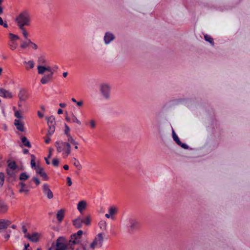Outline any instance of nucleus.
I'll list each match as a JSON object with an SVG mask.
<instances>
[{"instance_id":"f257e3e1","label":"nucleus","mask_w":250,"mask_h":250,"mask_svg":"<svg viewBox=\"0 0 250 250\" xmlns=\"http://www.w3.org/2000/svg\"><path fill=\"white\" fill-rule=\"evenodd\" d=\"M18 27L29 26L31 23V17L27 11H23L17 16L15 19Z\"/></svg>"},{"instance_id":"f03ea898","label":"nucleus","mask_w":250,"mask_h":250,"mask_svg":"<svg viewBox=\"0 0 250 250\" xmlns=\"http://www.w3.org/2000/svg\"><path fill=\"white\" fill-rule=\"evenodd\" d=\"M46 120L47 121L48 129L47 134V138L45 140V142L46 143H49L51 140L50 136L54 133L55 130L56 122L55 118L53 116L46 117Z\"/></svg>"},{"instance_id":"7ed1b4c3","label":"nucleus","mask_w":250,"mask_h":250,"mask_svg":"<svg viewBox=\"0 0 250 250\" xmlns=\"http://www.w3.org/2000/svg\"><path fill=\"white\" fill-rule=\"evenodd\" d=\"M55 146L58 153L62 152L64 150L65 148H66L65 152L66 156H67L71 153V146L68 141L63 142L62 141H58L55 142Z\"/></svg>"},{"instance_id":"20e7f679","label":"nucleus","mask_w":250,"mask_h":250,"mask_svg":"<svg viewBox=\"0 0 250 250\" xmlns=\"http://www.w3.org/2000/svg\"><path fill=\"white\" fill-rule=\"evenodd\" d=\"M104 234L103 233H99L97 234L92 242L90 244L89 247L92 250L96 248H101L103 247L104 241Z\"/></svg>"},{"instance_id":"39448f33","label":"nucleus","mask_w":250,"mask_h":250,"mask_svg":"<svg viewBox=\"0 0 250 250\" xmlns=\"http://www.w3.org/2000/svg\"><path fill=\"white\" fill-rule=\"evenodd\" d=\"M124 226L130 232H133L139 226V222L133 218H127L124 221Z\"/></svg>"},{"instance_id":"423d86ee","label":"nucleus","mask_w":250,"mask_h":250,"mask_svg":"<svg viewBox=\"0 0 250 250\" xmlns=\"http://www.w3.org/2000/svg\"><path fill=\"white\" fill-rule=\"evenodd\" d=\"M83 233V231L81 230H79L77 233H74L71 235L70 239L68 243V246H70V250H74L73 247V245H77L79 244L81 241V236Z\"/></svg>"},{"instance_id":"0eeeda50","label":"nucleus","mask_w":250,"mask_h":250,"mask_svg":"<svg viewBox=\"0 0 250 250\" xmlns=\"http://www.w3.org/2000/svg\"><path fill=\"white\" fill-rule=\"evenodd\" d=\"M56 250H66L70 249V246H68V243H65V239L63 237H60L56 240Z\"/></svg>"},{"instance_id":"6e6552de","label":"nucleus","mask_w":250,"mask_h":250,"mask_svg":"<svg viewBox=\"0 0 250 250\" xmlns=\"http://www.w3.org/2000/svg\"><path fill=\"white\" fill-rule=\"evenodd\" d=\"M111 87L107 83H103L100 86V91L103 97L108 99L110 98Z\"/></svg>"},{"instance_id":"1a4fd4ad","label":"nucleus","mask_w":250,"mask_h":250,"mask_svg":"<svg viewBox=\"0 0 250 250\" xmlns=\"http://www.w3.org/2000/svg\"><path fill=\"white\" fill-rule=\"evenodd\" d=\"M42 191L44 195L46 196L48 199H51L53 198V193L47 184L43 185Z\"/></svg>"},{"instance_id":"9d476101","label":"nucleus","mask_w":250,"mask_h":250,"mask_svg":"<svg viewBox=\"0 0 250 250\" xmlns=\"http://www.w3.org/2000/svg\"><path fill=\"white\" fill-rule=\"evenodd\" d=\"M36 172L39 174L41 177H42L43 180H48V177L46 174V173L45 172L43 168L42 167H41L39 165H37V167H36Z\"/></svg>"},{"instance_id":"9b49d317","label":"nucleus","mask_w":250,"mask_h":250,"mask_svg":"<svg viewBox=\"0 0 250 250\" xmlns=\"http://www.w3.org/2000/svg\"><path fill=\"white\" fill-rule=\"evenodd\" d=\"M14 125L16 126V128L20 131L24 132L25 127L24 123L21 120H15Z\"/></svg>"},{"instance_id":"f8f14e48","label":"nucleus","mask_w":250,"mask_h":250,"mask_svg":"<svg viewBox=\"0 0 250 250\" xmlns=\"http://www.w3.org/2000/svg\"><path fill=\"white\" fill-rule=\"evenodd\" d=\"M18 97L20 101H25L28 99L29 96L27 92L24 90L21 89L20 91L18 94Z\"/></svg>"},{"instance_id":"ddd939ff","label":"nucleus","mask_w":250,"mask_h":250,"mask_svg":"<svg viewBox=\"0 0 250 250\" xmlns=\"http://www.w3.org/2000/svg\"><path fill=\"white\" fill-rule=\"evenodd\" d=\"M53 73H49L46 75H44L41 80V83L42 84H46L49 83L53 77Z\"/></svg>"},{"instance_id":"4468645a","label":"nucleus","mask_w":250,"mask_h":250,"mask_svg":"<svg viewBox=\"0 0 250 250\" xmlns=\"http://www.w3.org/2000/svg\"><path fill=\"white\" fill-rule=\"evenodd\" d=\"M0 96L5 98H11L12 97V93L3 88L0 89Z\"/></svg>"},{"instance_id":"2eb2a0df","label":"nucleus","mask_w":250,"mask_h":250,"mask_svg":"<svg viewBox=\"0 0 250 250\" xmlns=\"http://www.w3.org/2000/svg\"><path fill=\"white\" fill-rule=\"evenodd\" d=\"M25 236L31 242H37L39 241V234L38 233H34L32 235L28 234Z\"/></svg>"},{"instance_id":"dca6fc26","label":"nucleus","mask_w":250,"mask_h":250,"mask_svg":"<svg viewBox=\"0 0 250 250\" xmlns=\"http://www.w3.org/2000/svg\"><path fill=\"white\" fill-rule=\"evenodd\" d=\"M73 225L76 229L82 228L83 223V219L78 217L73 220Z\"/></svg>"},{"instance_id":"f3484780","label":"nucleus","mask_w":250,"mask_h":250,"mask_svg":"<svg viewBox=\"0 0 250 250\" xmlns=\"http://www.w3.org/2000/svg\"><path fill=\"white\" fill-rule=\"evenodd\" d=\"M114 39V36L112 33L107 32L105 33L104 40L106 44L109 43L111 41Z\"/></svg>"},{"instance_id":"a211bd4d","label":"nucleus","mask_w":250,"mask_h":250,"mask_svg":"<svg viewBox=\"0 0 250 250\" xmlns=\"http://www.w3.org/2000/svg\"><path fill=\"white\" fill-rule=\"evenodd\" d=\"M86 207V202L82 200L80 201L77 205L78 210L82 213L83 211L85 209Z\"/></svg>"},{"instance_id":"6ab92c4d","label":"nucleus","mask_w":250,"mask_h":250,"mask_svg":"<svg viewBox=\"0 0 250 250\" xmlns=\"http://www.w3.org/2000/svg\"><path fill=\"white\" fill-rule=\"evenodd\" d=\"M19 185L21 187V188L19 190L20 193L24 192L26 194L28 193L29 190L27 187H25V184L24 183L21 182L19 183Z\"/></svg>"},{"instance_id":"aec40b11","label":"nucleus","mask_w":250,"mask_h":250,"mask_svg":"<svg viewBox=\"0 0 250 250\" xmlns=\"http://www.w3.org/2000/svg\"><path fill=\"white\" fill-rule=\"evenodd\" d=\"M25 39V40L24 41L22 42L20 44V47L22 49H26L28 47L30 46V45L28 42H31V40L29 38Z\"/></svg>"},{"instance_id":"412c9836","label":"nucleus","mask_w":250,"mask_h":250,"mask_svg":"<svg viewBox=\"0 0 250 250\" xmlns=\"http://www.w3.org/2000/svg\"><path fill=\"white\" fill-rule=\"evenodd\" d=\"M64 210L63 209H61L57 212L56 216L59 222H61L62 220L64 217Z\"/></svg>"},{"instance_id":"4be33fe9","label":"nucleus","mask_w":250,"mask_h":250,"mask_svg":"<svg viewBox=\"0 0 250 250\" xmlns=\"http://www.w3.org/2000/svg\"><path fill=\"white\" fill-rule=\"evenodd\" d=\"M11 224L9 220H4L0 222V229H5Z\"/></svg>"},{"instance_id":"5701e85b","label":"nucleus","mask_w":250,"mask_h":250,"mask_svg":"<svg viewBox=\"0 0 250 250\" xmlns=\"http://www.w3.org/2000/svg\"><path fill=\"white\" fill-rule=\"evenodd\" d=\"M21 142L22 143L23 145L25 146H26L28 148L31 147V145L30 142L28 141V140L27 139V138L26 137H25V136L22 137L21 138Z\"/></svg>"},{"instance_id":"b1692460","label":"nucleus","mask_w":250,"mask_h":250,"mask_svg":"<svg viewBox=\"0 0 250 250\" xmlns=\"http://www.w3.org/2000/svg\"><path fill=\"white\" fill-rule=\"evenodd\" d=\"M19 29L20 30L21 34H22L23 37L24 39H27L28 38V37L29 36L28 32L25 29V27H18Z\"/></svg>"},{"instance_id":"393cba45","label":"nucleus","mask_w":250,"mask_h":250,"mask_svg":"<svg viewBox=\"0 0 250 250\" xmlns=\"http://www.w3.org/2000/svg\"><path fill=\"white\" fill-rule=\"evenodd\" d=\"M37 62L39 65H43L46 63L47 61L44 56H41L38 58Z\"/></svg>"},{"instance_id":"a878e982","label":"nucleus","mask_w":250,"mask_h":250,"mask_svg":"<svg viewBox=\"0 0 250 250\" xmlns=\"http://www.w3.org/2000/svg\"><path fill=\"white\" fill-rule=\"evenodd\" d=\"M45 66L39 65L37 66L38 72L39 74H43L46 71Z\"/></svg>"},{"instance_id":"bb28decb","label":"nucleus","mask_w":250,"mask_h":250,"mask_svg":"<svg viewBox=\"0 0 250 250\" xmlns=\"http://www.w3.org/2000/svg\"><path fill=\"white\" fill-rule=\"evenodd\" d=\"M118 211V209L115 206H111L110 207L108 210L109 213L111 216H113Z\"/></svg>"},{"instance_id":"cd10ccee","label":"nucleus","mask_w":250,"mask_h":250,"mask_svg":"<svg viewBox=\"0 0 250 250\" xmlns=\"http://www.w3.org/2000/svg\"><path fill=\"white\" fill-rule=\"evenodd\" d=\"M172 137L177 145L180 144L181 141L173 129L172 130Z\"/></svg>"},{"instance_id":"c85d7f7f","label":"nucleus","mask_w":250,"mask_h":250,"mask_svg":"<svg viewBox=\"0 0 250 250\" xmlns=\"http://www.w3.org/2000/svg\"><path fill=\"white\" fill-rule=\"evenodd\" d=\"M67 141L69 142L70 145L71 144L74 145L75 149H78V143L77 142L75 141V140L73 138V137H70L69 139L68 140H67Z\"/></svg>"},{"instance_id":"c756f323","label":"nucleus","mask_w":250,"mask_h":250,"mask_svg":"<svg viewBox=\"0 0 250 250\" xmlns=\"http://www.w3.org/2000/svg\"><path fill=\"white\" fill-rule=\"evenodd\" d=\"M9 38L11 42L15 41L16 40H19L20 39L18 35L11 33L9 34Z\"/></svg>"},{"instance_id":"7c9ffc66","label":"nucleus","mask_w":250,"mask_h":250,"mask_svg":"<svg viewBox=\"0 0 250 250\" xmlns=\"http://www.w3.org/2000/svg\"><path fill=\"white\" fill-rule=\"evenodd\" d=\"M70 131V128L69 126L67 125H65V130H64V133L66 134V135L67 137V140L69 139V137H72V136L70 135V134L69 133Z\"/></svg>"},{"instance_id":"2f4dec72","label":"nucleus","mask_w":250,"mask_h":250,"mask_svg":"<svg viewBox=\"0 0 250 250\" xmlns=\"http://www.w3.org/2000/svg\"><path fill=\"white\" fill-rule=\"evenodd\" d=\"M204 38L206 41L209 42L212 45H214L213 39L210 36L208 35H205L204 36Z\"/></svg>"},{"instance_id":"473e14b6","label":"nucleus","mask_w":250,"mask_h":250,"mask_svg":"<svg viewBox=\"0 0 250 250\" xmlns=\"http://www.w3.org/2000/svg\"><path fill=\"white\" fill-rule=\"evenodd\" d=\"M29 178V176L25 172L21 173L20 175V180H26Z\"/></svg>"},{"instance_id":"72a5a7b5","label":"nucleus","mask_w":250,"mask_h":250,"mask_svg":"<svg viewBox=\"0 0 250 250\" xmlns=\"http://www.w3.org/2000/svg\"><path fill=\"white\" fill-rule=\"evenodd\" d=\"M9 45L10 46L11 50H15L17 47V43L15 42V41L11 42L9 43Z\"/></svg>"},{"instance_id":"f704fd0d","label":"nucleus","mask_w":250,"mask_h":250,"mask_svg":"<svg viewBox=\"0 0 250 250\" xmlns=\"http://www.w3.org/2000/svg\"><path fill=\"white\" fill-rule=\"evenodd\" d=\"M100 228L103 230H105L106 228V223L105 221H101L99 224Z\"/></svg>"},{"instance_id":"c9c22d12","label":"nucleus","mask_w":250,"mask_h":250,"mask_svg":"<svg viewBox=\"0 0 250 250\" xmlns=\"http://www.w3.org/2000/svg\"><path fill=\"white\" fill-rule=\"evenodd\" d=\"M8 167L12 170L15 169L17 168L16 164L14 161L9 163L8 165Z\"/></svg>"},{"instance_id":"e433bc0d","label":"nucleus","mask_w":250,"mask_h":250,"mask_svg":"<svg viewBox=\"0 0 250 250\" xmlns=\"http://www.w3.org/2000/svg\"><path fill=\"white\" fill-rule=\"evenodd\" d=\"M83 223H84L86 226L90 225L91 223L90 217L89 215L86 216L84 220H83Z\"/></svg>"},{"instance_id":"4c0bfd02","label":"nucleus","mask_w":250,"mask_h":250,"mask_svg":"<svg viewBox=\"0 0 250 250\" xmlns=\"http://www.w3.org/2000/svg\"><path fill=\"white\" fill-rule=\"evenodd\" d=\"M15 116L17 118L16 120H21L22 121V119L23 118L22 115L19 111H15Z\"/></svg>"},{"instance_id":"58836bf2","label":"nucleus","mask_w":250,"mask_h":250,"mask_svg":"<svg viewBox=\"0 0 250 250\" xmlns=\"http://www.w3.org/2000/svg\"><path fill=\"white\" fill-rule=\"evenodd\" d=\"M73 160H75V162H74V165L76 167H78L79 169H80L82 168V166L81 165L79 161L75 158H73Z\"/></svg>"},{"instance_id":"ea45409f","label":"nucleus","mask_w":250,"mask_h":250,"mask_svg":"<svg viewBox=\"0 0 250 250\" xmlns=\"http://www.w3.org/2000/svg\"><path fill=\"white\" fill-rule=\"evenodd\" d=\"M25 63H27L28 65V67H26V69L30 68L32 69L34 66V62L32 61H29L27 62H25Z\"/></svg>"},{"instance_id":"a19ab883","label":"nucleus","mask_w":250,"mask_h":250,"mask_svg":"<svg viewBox=\"0 0 250 250\" xmlns=\"http://www.w3.org/2000/svg\"><path fill=\"white\" fill-rule=\"evenodd\" d=\"M4 181V175L2 172H0V187L3 185Z\"/></svg>"},{"instance_id":"79ce46f5","label":"nucleus","mask_w":250,"mask_h":250,"mask_svg":"<svg viewBox=\"0 0 250 250\" xmlns=\"http://www.w3.org/2000/svg\"><path fill=\"white\" fill-rule=\"evenodd\" d=\"M72 121L74 123H76L77 124H78L79 125H80L81 124V121L80 120H79L78 119V118L74 115H73V117H72Z\"/></svg>"},{"instance_id":"37998d69","label":"nucleus","mask_w":250,"mask_h":250,"mask_svg":"<svg viewBox=\"0 0 250 250\" xmlns=\"http://www.w3.org/2000/svg\"><path fill=\"white\" fill-rule=\"evenodd\" d=\"M28 42L30 44V46H31V47H32V49L34 50H36L38 49V46L35 43L33 42L32 41L31 42Z\"/></svg>"},{"instance_id":"c03bdc74","label":"nucleus","mask_w":250,"mask_h":250,"mask_svg":"<svg viewBox=\"0 0 250 250\" xmlns=\"http://www.w3.org/2000/svg\"><path fill=\"white\" fill-rule=\"evenodd\" d=\"M0 25L3 26L5 28L8 27V24L6 22H3L2 19L0 17Z\"/></svg>"},{"instance_id":"a18cd8bd","label":"nucleus","mask_w":250,"mask_h":250,"mask_svg":"<svg viewBox=\"0 0 250 250\" xmlns=\"http://www.w3.org/2000/svg\"><path fill=\"white\" fill-rule=\"evenodd\" d=\"M52 164L55 167H58L59 164V161L57 159H54L52 160Z\"/></svg>"},{"instance_id":"49530a36","label":"nucleus","mask_w":250,"mask_h":250,"mask_svg":"<svg viewBox=\"0 0 250 250\" xmlns=\"http://www.w3.org/2000/svg\"><path fill=\"white\" fill-rule=\"evenodd\" d=\"M31 166L32 168H34L35 170H36V167H37V165H36L34 160H31Z\"/></svg>"},{"instance_id":"de8ad7c7","label":"nucleus","mask_w":250,"mask_h":250,"mask_svg":"<svg viewBox=\"0 0 250 250\" xmlns=\"http://www.w3.org/2000/svg\"><path fill=\"white\" fill-rule=\"evenodd\" d=\"M178 145L184 149H187L188 148V146L187 145H186V144L182 143L181 142L180 144H178Z\"/></svg>"},{"instance_id":"09e8293b","label":"nucleus","mask_w":250,"mask_h":250,"mask_svg":"<svg viewBox=\"0 0 250 250\" xmlns=\"http://www.w3.org/2000/svg\"><path fill=\"white\" fill-rule=\"evenodd\" d=\"M90 125L91 128H94L96 126V124H95V122L94 121V120H91L90 121Z\"/></svg>"},{"instance_id":"8fccbe9b","label":"nucleus","mask_w":250,"mask_h":250,"mask_svg":"<svg viewBox=\"0 0 250 250\" xmlns=\"http://www.w3.org/2000/svg\"><path fill=\"white\" fill-rule=\"evenodd\" d=\"M32 180L35 182L36 185L38 186L40 184V181L39 179L37 177L33 178Z\"/></svg>"},{"instance_id":"3c124183","label":"nucleus","mask_w":250,"mask_h":250,"mask_svg":"<svg viewBox=\"0 0 250 250\" xmlns=\"http://www.w3.org/2000/svg\"><path fill=\"white\" fill-rule=\"evenodd\" d=\"M46 67V71L48 72L49 73H53V71H52V69H51V67L49 66H45Z\"/></svg>"},{"instance_id":"603ef678","label":"nucleus","mask_w":250,"mask_h":250,"mask_svg":"<svg viewBox=\"0 0 250 250\" xmlns=\"http://www.w3.org/2000/svg\"><path fill=\"white\" fill-rule=\"evenodd\" d=\"M7 174L9 176H12L13 174V172L12 170L7 168L6 169Z\"/></svg>"},{"instance_id":"864d4df0","label":"nucleus","mask_w":250,"mask_h":250,"mask_svg":"<svg viewBox=\"0 0 250 250\" xmlns=\"http://www.w3.org/2000/svg\"><path fill=\"white\" fill-rule=\"evenodd\" d=\"M66 179H67L68 186H71L72 184L71 178L70 177H67Z\"/></svg>"},{"instance_id":"5fc2aeb1","label":"nucleus","mask_w":250,"mask_h":250,"mask_svg":"<svg viewBox=\"0 0 250 250\" xmlns=\"http://www.w3.org/2000/svg\"><path fill=\"white\" fill-rule=\"evenodd\" d=\"M76 104H77L78 106H82L83 105V101L82 100H81L80 101L77 102Z\"/></svg>"},{"instance_id":"6e6d98bb","label":"nucleus","mask_w":250,"mask_h":250,"mask_svg":"<svg viewBox=\"0 0 250 250\" xmlns=\"http://www.w3.org/2000/svg\"><path fill=\"white\" fill-rule=\"evenodd\" d=\"M59 106L62 108H64L66 106V104L65 103H60Z\"/></svg>"},{"instance_id":"4d7b16f0","label":"nucleus","mask_w":250,"mask_h":250,"mask_svg":"<svg viewBox=\"0 0 250 250\" xmlns=\"http://www.w3.org/2000/svg\"><path fill=\"white\" fill-rule=\"evenodd\" d=\"M22 231L24 233H27V230L26 229V228L25 227V226H22Z\"/></svg>"},{"instance_id":"13d9d810","label":"nucleus","mask_w":250,"mask_h":250,"mask_svg":"<svg viewBox=\"0 0 250 250\" xmlns=\"http://www.w3.org/2000/svg\"><path fill=\"white\" fill-rule=\"evenodd\" d=\"M62 112H63V111L62 109L60 108L58 110L57 113L58 114H61L62 113Z\"/></svg>"},{"instance_id":"bf43d9fd","label":"nucleus","mask_w":250,"mask_h":250,"mask_svg":"<svg viewBox=\"0 0 250 250\" xmlns=\"http://www.w3.org/2000/svg\"><path fill=\"white\" fill-rule=\"evenodd\" d=\"M38 115L40 118H42L43 117V114H42L40 111L38 112Z\"/></svg>"},{"instance_id":"052dcab7","label":"nucleus","mask_w":250,"mask_h":250,"mask_svg":"<svg viewBox=\"0 0 250 250\" xmlns=\"http://www.w3.org/2000/svg\"><path fill=\"white\" fill-rule=\"evenodd\" d=\"M53 150V149L52 148H50L49 149V154H50V155H52V153Z\"/></svg>"},{"instance_id":"680f3d73","label":"nucleus","mask_w":250,"mask_h":250,"mask_svg":"<svg viewBox=\"0 0 250 250\" xmlns=\"http://www.w3.org/2000/svg\"><path fill=\"white\" fill-rule=\"evenodd\" d=\"M63 168L65 170H68L69 169V166L68 165H65L63 166Z\"/></svg>"},{"instance_id":"e2e57ef3","label":"nucleus","mask_w":250,"mask_h":250,"mask_svg":"<svg viewBox=\"0 0 250 250\" xmlns=\"http://www.w3.org/2000/svg\"><path fill=\"white\" fill-rule=\"evenodd\" d=\"M45 162L47 164V165H49L50 164V161H49V160L48 159V158H45Z\"/></svg>"},{"instance_id":"0e129e2a","label":"nucleus","mask_w":250,"mask_h":250,"mask_svg":"<svg viewBox=\"0 0 250 250\" xmlns=\"http://www.w3.org/2000/svg\"><path fill=\"white\" fill-rule=\"evenodd\" d=\"M67 74H68L67 72H65L63 73L62 75H63V77L65 78V77H67Z\"/></svg>"},{"instance_id":"69168bd1","label":"nucleus","mask_w":250,"mask_h":250,"mask_svg":"<svg viewBox=\"0 0 250 250\" xmlns=\"http://www.w3.org/2000/svg\"><path fill=\"white\" fill-rule=\"evenodd\" d=\"M1 4H0V15H1L3 12V8L1 6Z\"/></svg>"},{"instance_id":"338daca9","label":"nucleus","mask_w":250,"mask_h":250,"mask_svg":"<svg viewBox=\"0 0 250 250\" xmlns=\"http://www.w3.org/2000/svg\"><path fill=\"white\" fill-rule=\"evenodd\" d=\"M105 216L107 218H109L111 216V215H110V214H105Z\"/></svg>"},{"instance_id":"774afa93","label":"nucleus","mask_w":250,"mask_h":250,"mask_svg":"<svg viewBox=\"0 0 250 250\" xmlns=\"http://www.w3.org/2000/svg\"><path fill=\"white\" fill-rule=\"evenodd\" d=\"M28 152H29V151H28V149H24L23 150V153H24V154H26V153H28Z\"/></svg>"}]
</instances>
